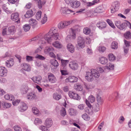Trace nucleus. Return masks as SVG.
<instances>
[{
	"label": "nucleus",
	"mask_w": 131,
	"mask_h": 131,
	"mask_svg": "<svg viewBox=\"0 0 131 131\" xmlns=\"http://www.w3.org/2000/svg\"><path fill=\"white\" fill-rule=\"evenodd\" d=\"M51 36L52 39H51V41L53 39L57 40L59 39V34L58 33L52 35Z\"/></svg>",
	"instance_id": "obj_42"
},
{
	"label": "nucleus",
	"mask_w": 131,
	"mask_h": 131,
	"mask_svg": "<svg viewBox=\"0 0 131 131\" xmlns=\"http://www.w3.org/2000/svg\"><path fill=\"white\" fill-rule=\"evenodd\" d=\"M3 9L7 13H11V12L8 10L6 4H4L2 6Z\"/></svg>",
	"instance_id": "obj_47"
},
{
	"label": "nucleus",
	"mask_w": 131,
	"mask_h": 131,
	"mask_svg": "<svg viewBox=\"0 0 131 131\" xmlns=\"http://www.w3.org/2000/svg\"><path fill=\"white\" fill-rule=\"evenodd\" d=\"M74 88L78 91H81L83 89V87L79 83L75 84L74 86Z\"/></svg>",
	"instance_id": "obj_26"
},
{
	"label": "nucleus",
	"mask_w": 131,
	"mask_h": 131,
	"mask_svg": "<svg viewBox=\"0 0 131 131\" xmlns=\"http://www.w3.org/2000/svg\"><path fill=\"white\" fill-rule=\"evenodd\" d=\"M11 19L13 21L17 20L16 22L19 23L20 21L19 19V15L18 13H15L12 14L11 16Z\"/></svg>",
	"instance_id": "obj_14"
},
{
	"label": "nucleus",
	"mask_w": 131,
	"mask_h": 131,
	"mask_svg": "<svg viewBox=\"0 0 131 131\" xmlns=\"http://www.w3.org/2000/svg\"><path fill=\"white\" fill-rule=\"evenodd\" d=\"M71 7L74 8H77L80 5V2L76 0H73L70 3Z\"/></svg>",
	"instance_id": "obj_7"
},
{
	"label": "nucleus",
	"mask_w": 131,
	"mask_h": 131,
	"mask_svg": "<svg viewBox=\"0 0 131 131\" xmlns=\"http://www.w3.org/2000/svg\"><path fill=\"white\" fill-rule=\"evenodd\" d=\"M108 59L110 61H113L115 59V57L113 54H110L108 55Z\"/></svg>",
	"instance_id": "obj_44"
},
{
	"label": "nucleus",
	"mask_w": 131,
	"mask_h": 131,
	"mask_svg": "<svg viewBox=\"0 0 131 131\" xmlns=\"http://www.w3.org/2000/svg\"><path fill=\"white\" fill-rule=\"evenodd\" d=\"M33 113L35 115H37L39 113V111L37 108L35 107H33L32 108Z\"/></svg>",
	"instance_id": "obj_60"
},
{
	"label": "nucleus",
	"mask_w": 131,
	"mask_h": 131,
	"mask_svg": "<svg viewBox=\"0 0 131 131\" xmlns=\"http://www.w3.org/2000/svg\"><path fill=\"white\" fill-rule=\"evenodd\" d=\"M4 98L6 100L11 101H13L14 100V96L12 95L6 94L4 96Z\"/></svg>",
	"instance_id": "obj_27"
},
{
	"label": "nucleus",
	"mask_w": 131,
	"mask_h": 131,
	"mask_svg": "<svg viewBox=\"0 0 131 131\" xmlns=\"http://www.w3.org/2000/svg\"><path fill=\"white\" fill-rule=\"evenodd\" d=\"M102 9L101 7L97 8L93 12V14L94 16L97 15V13H100L102 12Z\"/></svg>",
	"instance_id": "obj_32"
},
{
	"label": "nucleus",
	"mask_w": 131,
	"mask_h": 131,
	"mask_svg": "<svg viewBox=\"0 0 131 131\" xmlns=\"http://www.w3.org/2000/svg\"><path fill=\"white\" fill-rule=\"evenodd\" d=\"M61 12L64 15H66L67 14L74 12L73 10L65 7L62 8Z\"/></svg>",
	"instance_id": "obj_5"
},
{
	"label": "nucleus",
	"mask_w": 131,
	"mask_h": 131,
	"mask_svg": "<svg viewBox=\"0 0 131 131\" xmlns=\"http://www.w3.org/2000/svg\"><path fill=\"white\" fill-rule=\"evenodd\" d=\"M69 60H64L62 59L61 60V68L62 69H66V66L69 62Z\"/></svg>",
	"instance_id": "obj_22"
},
{
	"label": "nucleus",
	"mask_w": 131,
	"mask_h": 131,
	"mask_svg": "<svg viewBox=\"0 0 131 131\" xmlns=\"http://www.w3.org/2000/svg\"><path fill=\"white\" fill-rule=\"evenodd\" d=\"M124 36L126 39H129L131 38V33L130 31H127L124 34Z\"/></svg>",
	"instance_id": "obj_37"
},
{
	"label": "nucleus",
	"mask_w": 131,
	"mask_h": 131,
	"mask_svg": "<svg viewBox=\"0 0 131 131\" xmlns=\"http://www.w3.org/2000/svg\"><path fill=\"white\" fill-rule=\"evenodd\" d=\"M114 4V5L113 6L114 10L117 11L119 9V4L118 2L117 1L115 2Z\"/></svg>",
	"instance_id": "obj_38"
},
{
	"label": "nucleus",
	"mask_w": 131,
	"mask_h": 131,
	"mask_svg": "<svg viewBox=\"0 0 131 131\" xmlns=\"http://www.w3.org/2000/svg\"><path fill=\"white\" fill-rule=\"evenodd\" d=\"M78 79L77 77L74 76H70L65 80L66 82H77Z\"/></svg>",
	"instance_id": "obj_10"
},
{
	"label": "nucleus",
	"mask_w": 131,
	"mask_h": 131,
	"mask_svg": "<svg viewBox=\"0 0 131 131\" xmlns=\"http://www.w3.org/2000/svg\"><path fill=\"white\" fill-rule=\"evenodd\" d=\"M70 32L72 38L73 39H75L76 36V29L71 28L70 30Z\"/></svg>",
	"instance_id": "obj_29"
},
{
	"label": "nucleus",
	"mask_w": 131,
	"mask_h": 131,
	"mask_svg": "<svg viewBox=\"0 0 131 131\" xmlns=\"http://www.w3.org/2000/svg\"><path fill=\"white\" fill-rule=\"evenodd\" d=\"M84 40L83 38L80 36L78 37L77 42L78 46L81 48L85 46Z\"/></svg>",
	"instance_id": "obj_4"
},
{
	"label": "nucleus",
	"mask_w": 131,
	"mask_h": 131,
	"mask_svg": "<svg viewBox=\"0 0 131 131\" xmlns=\"http://www.w3.org/2000/svg\"><path fill=\"white\" fill-rule=\"evenodd\" d=\"M7 70L4 67H0V76L2 77L5 76L7 73Z\"/></svg>",
	"instance_id": "obj_18"
},
{
	"label": "nucleus",
	"mask_w": 131,
	"mask_h": 131,
	"mask_svg": "<svg viewBox=\"0 0 131 131\" xmlns=\"http://www.w3.org/2000/svg\"><path fill=\"white\" fill-rule=\"evenodd\" d=\"M45 49L48 52L53 51H54V49L51 46H47L46 47Z\"/></svg>",
	"instance_id": "obj_54"
},
{
	"label": "nucleus",
	"mask_w": 131,
	"mask_h": 131,
	"mask_svg": "<svg viewBox=\"0 0 131 131\" xmlns=\"http://www.w3.org/2000/svg\"><path fill=\"white\" fill-rule=\"evenodd\" d=\"M60 71L61 74L63 75H66L68 74V72L66 70H61Z\"/></svg>",
	"instance_id": "obj_64"
},
{
	"label": "nucleus",
	"mask_w": 131,
	"mask_h": 131,
	"mask_svg": "<svg viewBox=\"0 0 131 131\" xmlns=\"http://www.w3.org/2000/svg\"><path fill=\"white\" fill-rule=\"evenodd\" d=\"M29 25H31L33 28L36 27L37 24V21L36 20L32 18H30L29 20Z\"/></svg>",
	"instance_id": "obj_19"
},
{
	"label": "nucleus",
	"mask_w": 131,
	"mask_h": 131,
	"mask_svg": "<svg viewBox=\"0 0 131 131\" xmlns=\"http://www.w3.org/2000/svg\"><path fill=\"white\" fill-rule=\"evenodd\" d=\"M42 38H41H41H40V37H39L38 36H36L35 37L33 38H32L31 39H30L29 40V42H32V41H34L38 40H41V41H42V42H41V43H42V41H41V39Z\"/></svg>",
	"instance_id": "obj_46"
},
{
	"label": "nucleus",
	"mask_w": 131,
	"mask_h": 131,
	"mask_svg": "<svg viewBox=\"0 0 131 131\" xmlns=\"http://www.w3.org/2000/svg\"><path fill=\"white\" fill-rule=\"evenodd\" d=\"M69 66L71 69L74 70L77 69L78 67V64L75 61L70 62L69 64Z\"/></svg>",
	"instance_id": "obj_6"
},
{
	"label": "nucleus",
	"mask_w": 131,
	"mask_h": 131,
	"mask_svg": "<svg viewBox=\"0 0 131 131\" xmlns=\"http://www.w3.org/2000/svg\"><path fill=\"white\" fill-rule=\"evenodd\" d=\"M85 112L87 114L91 115L93 114V112L91 107H87L85 108Z\"/></svg>",
	"instance_id": "obj_35"
},
{
	"label": "nucleus",
	"mask_w": 131,
	"mask_h": 131,
	"mask_svg": "<svg viewBox=\"0 0 131 131\" xmlns=\"http://www.w3.org/2000/svg\"><path fill=\"white\" fill-rule=\"evenodd\" d=\"M82 118L85 120L88 121L90 119V118L88 116L87 114H84L82 116Z\"/></svg>",
	"instance_id": "obj_57"
},
{
	"label": "nucleus",
	"mask_w": 131,
	"mask_h": 131,
	"mask_svg": "<svg viewBox=\"0 0 131 131\" xmlns=\"http://www.w3.org/2000/svg\"><path fill=\"white\" fill-rule=\"evenodd\" d=\"M42 12L41 11H39L36 14V17L37 19L38 20H39L41 17Z\"/></svg>",
	"instance_id": "obj_50"
},
{
	"label": "nucleus",
	"mask_w": 131,
	"mask_h": 131,
	"mask_svg": "<svg viewBox=\"0 0 131 131\" xmlns=\"http://www.w3.org/2000/svg\"><path fill=\"white\" fill-rule=\"evenodd\" d=\"M46 3L45 1H43L42 2L40 0H39L38 2V5L39 9L42 8V6L45 4Z\"/></svg>",
	"instance_id": "obj_40"
},
{
	"label": "nucleus",
	"mask_w": 131,
	"mask_h": 131,
	"mask_svg": "<svg viewBox=\"0 0 131 131\" xmlns=\"http://www.w3.org/2000/svg\"><path fill=\"white\" fill-rule=\"evenodd\" d=\"M53 98L56 100H59L61 98V95L57 93H54L53 95Z\"/></svg>",
	"instance_id": "obj_28"
},
{
	"label": "nucleus",
	"mask_w": 131,
	"mask_h": 131,
	"mask_svg": "<svg viewBox=\"0 0 131 131\" xmlns=\"http://www.w3.org/2000/svg\"><path fill=\"white\" fill-rule=\"evenodd\" d=\"M22 69L24 70L29 72L31 70V68L30 65L26 63H23L21 65Z\"/></svg>",
	"instance_id": "obj_9"
},
{
	"label": "nucleus",
	"mask_w": 131,
	"mask_h": 131,
	"mask_svg": "<svg viewBox=\"0 0 131 131\" xmlns=\"http://www.w3.org/2000/svg\"><path fill=\"white\" fill-rule=\"evenodd\" d=\"M97 26L100 29L105 28L106 26V23L104 22H99L97 24Z\"/></svg>",
	"instance_id": "obj_21"
},
{
	"label": "nucleus",
	"mask_w": 131,
	"mask_h": 131,
	"mask_svg": "<svg viewBox=\"0 0 131 131\" xmlns=\"http://www.w3.org/2000/svg\"><path fill=\"white\" fill-rule=\"evenodd\" d=\"M31 79L34 82L39 84L41 83L42 77L41 76L38 75L34 77Z\"/></svg>",
	"instance_id": "obj_11"
},
{
	"label": "nucleus",
	"mask_w": 131,
	"mask_h": 131,
	"mask_svg": "<svg viewBox=\"0 0 131 131\" xmlns=\"http://www.w3.org/2000/svg\"><path fill=\"white\" fill-rule=\"evenodd\" d=\"M84 87L87 90H89L90 89H92L93 87L91 84L85 83H84Z\"/></svg>",
	"instance_id": "obj_49"
},
{
	"label": "nucleus",
	"mask_w": 131,
	"mask_h": 131,
	"mask_svg": "<svg viewBox=\"0 0 131 131\" xmlns=\"http://www.w3.org/2000/svg\"><path fill=\"white\" fill-rule=\"evenodd\" d=\"M58 29L55 27H52L49 32L46 34L41 39L42 44H45L47 42L49 43L51 42L52 39L51 36L57 33Z\"/></svg>",
	"instance_id": "obj_1"
},
{
	"label": "nucleus",
	"mask_w": 131,
	"mask_h": 131,
	"mask_svg": "<svg viewBox=\"0 0 131 131\" xmlns=\"http://www.w3.org/2000/svg\"><path fill=\"white\" fill-rule=\"evenodd\" d=\"M42 123L41 120L38 118H36L34 121V123L35 125H37Z\"/></svg>",
	"instance_id": "obj_48"
},
{
	"label": "nucleus",
	"mask_w": 131,
	"mask_h": 131,
	"mask_svg": "<svg viewBox=\"0 0 131 131\" xmlns=\"http://www.w3.org/2000/svg\"><path fill=\"white\" fill-rule=\"evenodd\" d=\"M97 101L98 103V104H102L103 102V100L101 98V97L99 95H97Z\"/></svg>",
	"instance_id": "obj_56"
},
{
	"label": "nucleus",
	"mask_w": 131,
	"mask_h": 131,
	"mask_svg": "<svg viewBox=\"0 0 131 131\" xmlns=\"http://www.w3.org/2000/svg\"><path fill=\"white\" fill-rule=\"evenodd\" d=\"M114 67V65L110 63L107 64L106 66L107 69L110 70H113Z\"/></svg>",
	"instance_id": "obj_51"
},
{
	"label": "nucleus",
	"mask_w": 131,
	"mask_h": 131,
	"mask_svg": "<svg viewBox=\"0 0 131 131\" xmlns=\"http://www.w3.org/2000/svg\"><path fill=\"white\" fill-rule=\"evenodd\" d=\"M20 104L21 105L18 107L19 111L21 112L26 111L27 108L26 104L23 102H21Z\"/></svg>",
	"instance_id": "obj_13"
},
{
	"label": "nucleus",
	"mask_w": 131,
	"mask_h": 131,
	"mask_svg": "<svg viewBox=\"0 0 131 131\" xmlns=\"http://www.w3.org/2000/svg\"><path fill=\"white\" fill-rule=\"evenodd\" d=\"M33 15L32 10H29L27 11L26 14L25 15V16L26 18H29L32 16Z\"/></svg>",
	"instance_id": "obj_25"
},
{
	"label": "nucleus",
	"mask_w": 131,
	"mask_h": 131,
	"mask_svg": "<svg viewBox=\"0 0 131 131\" xmlns=\"http://www.w3.org/2000/svg\"><path fill=\"white\" fill-rule=\"evenodd\" d=\"M35 58L36 59H38L41 60H43L45 59V57L42 56V55L37 54L35 56Z\"/></svg>",
	"instance_id": "obj_59"
},
{
	"label": "nucleus",
	"mask_w": 131,
	"mask_h": 131,
	"mask_svg": "<svg viewBox=\"0 0 131 131\" xmlns=\"http://www.w3.org/2000/svg\"><path fill=\"white\" fill-rule=\"evenodd\" d=\"M20 90L22 94H26L28 90V88L27 85H23L21 86Z\"/></svg>",
	"instance_id": "obj_12"
},
{
	"label": "nucleus",
	"mask_w": 131,
	"mask_h": 131,
	"mask_svg": "<svg viewBox=\"0 0 131 131\" xmlns=\"http://www.w3.org/2000/svg\"><path fill=\"white\" fill-rule=\"evenodd\" d=\"M61 115L62 116H64L66 114L65 108L62 107L60 111Z\"/></svg>",
	"instance_id": "obj_55"
},
{
	"label": "nucleus",
	"mask_w": 131,
	"mask_h": 131,
	"mask_svg": "<svg viewBox=\"0 0 131 131\" xmlns=\"http://www.w3.org/2000/svg\"><path fill=\"white\" fill-rule=\"evenodd\" d=\"M47 20V17L46 15L45 14L43 17L42 18V20H41V22L42 24L45 23Z\"/></svg>",
	"instance_id": "obj_58"
},
{
	"label": "nucleus",
	"mask_w": 131,
	"mask_h": 131,
	"mask_svg": "<svg viewBox=\"0 0 131 131\" xmlns=\"http://www.w3.org/2000/svg\"><path fill=\"white\" fill-rule=\"evenodd\" d=\"M67 47L68 50L71 53H73L74 51V47L71 43H69L67 45Z\"/></svg>",
	"instance_id": "obj_24"
},
{
	"label": "nucleus",
	"mask_w": 131,
	"mask_h": 131,
	"mask_svg": "<svg viewBox=\"0 0 131 131\" xmlns=\"http://www.w3.org/2000/svg\"><path fill=\"white\" fill-rule=\"evenodd\" d=\"M8 31L12 34H14L16 31L15 27L12 26L9 27L8 28Z\"/></svg>",
	"instance_id": "obj_31"
},
{
	"label": "nucleus",
	"mask_w": 131,
	"mask_h": 131,
	"mask_svg": "<svg viewBox=\"0 0 131 131\" xmlns=\"http://www.w3.org/2000/svg\"><path fill=\"white\" fill-rule=\"evenodd\" d=\"M52 45L57 48H60L62 46L61 44L59 42L57 41H55L52 43Z\"/></svg>",
	"instance_id": "obj_30"
},
{
	"label": "nucleus",
	"mask_w": 131,
	"mask_h": 131,
	"mask_svg": "<svg viewBox=\"0 0 131 131\" xmlns=\"http://www.w3.org/2000/svg\"><path fill=\"white\" fill-rule=\"evenodd\" d=\"M27 97L28 100H32L36 98V95L34 92H32L28 93Z\"/></svg>",
	"instance_id": "obj_15"
},
{
	"label": "nucleus",
	"mask_w": 131,
	"mask_h": 131,
	"mask_svg": "<svg viewBox=\"0 0 131 131\" xmlns=\"http://www.w3.org/2000/svg\"><path fill=\"white\" fill-rule=\"evenodd\" d=\"M127 21L122 23L121 24V26L119 28V29L121 30H123L125 29L126 26H127Z\"/></svg>",
	"instance_id": "obj_36"
},
{
	"label": "nucleus",
	"mask_w": 131,
	"mask_h": 131,
	"mask_svg": "<svg viewBox=\"0 0 131 131\" xmlns=\"http://www.w3.org/2000/svg\"><path fill=\"white\" fill-rule=\"evenodd\" d=\"M23 28L24 30L26 32L30 30V26L29 24H26L23 26Z\"/></svg>",
	"instance_id": "obj_41"
},
{
	"label": "nucleus",
	"mask_w": 131,
	"mask_h": 131,
	"mask_svg": "<svg viewBox=\"0 0 131 131\" xmlns=\"http://www.w3.org/2000/svg\"><path fill=\"white\" fill-rule=\"evenodd\" d=\"M35 65L38 67H40L42 65L41 62L38 61H35Z\"/></svg>",
	"instance_id": "obj_62"
},
{
	"label": "nucleus",
	"mask_w": 131,
	"mask_h": 131,
	"mask_svg": "<svg viewBox=\"0 0 131 131\" xmlns=\"http://www.w3.org/2000/svg\"><path fill=\"white\" fill-rule=\"evenodd\" d=\"M88 101L91 103L94 102L95 100V97L93 95L90 96L88 99Z\"/></svg>",
	"instance_id": "obj_53"
},
{
	"label": "nucleus",
	"mask_w": 131,
	"mask_h": 131,
	"mask_svg": "<svg viewBox=\"0 0 131 131\" xmlns=\"http://www.w3.org/2000/svg\"><path fill=\"white\" fill-rule=\"evenodd\" d=\"M48 78L49 82L51 83H54L57 81L55 77L52 74H50L48 75Z\"/></svg>",
	"instance_id": "obj_16"
},
{
	"label": "nucleus",
	"mask_w": 131,
	"mask_h": 131,
	"mask_svg": "<svg viewBox=\"0 0 131 131\" xmlns=\"http://www.w3.org/2000/svg\"><path fill=\"white\" fill-rule=\"evenodd\" d=\"M117 43L115 41L113 42L111 45V48L113 49H116L118 48Z\"/></svg>",
	"instance_id": "obj_39"
},
{
	"label": "nucleus",
	"mask_w": 131,
	"mask_h": 131,
	"mask_svg": "<svg viewBox=\"0 0 131 131\" xmlns=\"http://www.w3.org/2000/svg\"><path fill=\"white\" fill-rule=\"evenodd\" d=\"M69 96L74 99L79 100L80 99V97L75 92L70 91L69 92Z\"/></svg>",
	"instance_id": "obj_3"
},
{
	"label": "nucleus",
	"mask_w": 131,
	"mask_h": 131,
	"mask_svg": "<svg viewBox=\"0 0 131 131\" xmlns=\"http://www.w3.org/2000/svg\"><path fill=\"white\" fill-rule=\"evenodd\" d=\"M72 21H61L59 23L58 25V28L60 29H64L72 23Z\"/></svg>",
	"instance_id": "obj_2"
},
{
	"label": "nucleus",
	"mask_w": 131,
	"mask_h": 131,
	"mask_svg": "<svg viewBox=\"0 0 131 131\" xmlns=\"http://www.w3.org/2000/svg\"><path fill=\"white\" fill-rule=\"evenodd\" d=\"M6 65L7 67L10 68L13 65L14 62L13 59H11L6 61Z\"/></svg>",
	"instance_id": "obj_23"
},
{
	"label": "nucleus",
	"mask_w": 131,
	"mask_h": 131,
	"mask_svg": "<svg viewBox=\"0 0 131 131\" xmlns=\"http://www.w3.org/2000/svg\"><path fill=\"white\" fill-rule=\"evenodd\" d=\"M99 61L102 64H105L107 62L108 60L104 57H102L100 58Z\"/></svg>",
	"instance_id": "obj_33"
},
{
	"label": "nucleus",
	"mask_w": 131,
	"mask_h": 131,
	"mask_svg": "<svg viewBox=\"0 0 131 131\" xmlns=\"http://www.w3.org/2000/svg\"><path fill=\"white\" fill-rule=\"evenodd\" d=\"M69 113L71 115L74 116L76 115V112L75 110L71 108L69 110Z\"/></svg>",
	"instance_id": "obj_43"
},
{
	"label": "nucleus",
	"mask_w": 131,
	"mask_h": 131,
	"mask_svg": "<svg viewBox=\"0 0 131 131\" xmlns=\"http://www.w3.org/2000/svg\"><path fill=\"white\" fill-rule=\"evenodd\" d=\"M85 78L89 82H91L93 80V77L91 71L90 72H89L86 73Z\"/></svg>",
	"instance_id": "obj_8"
},
{
	"label": "nucleus",
	"mask_w": 131,
	"mask_h": 131,
	"mask_svg": "<svg viewBox=\"0 0 131 131\" xmlns=\"http://www.w3.org/2000/svg\"><path fill=\"white\" fill-rule=\"evenodd\" d=\"M91 70L92 73L94 78H99L100 76V74L98 71L94 69H92Z\"/></svg>",
	"instance_id": "obj_20"
},
{
	"label": "nucleus",
	"mask_w": 131,
	"mask_h": 131,
	"mask_svg": "<svg viewBox=\"0 0 131 131\" xmlns=\"http://www.w3.org/2000/svg\"><path fill=\"white\" fill-rule=\"evenodd\" d=\"M91 30L88 28H84L83 29V32L85 34L88 35L91 32Z\"/></svg>",
	"instance_id": "obj_45"
},
{
	"label": "nucleus",
	"mask_w": 131,
	"mask_h": 131,
	"mask_svg": "<svg viewBox=\"0 0 131 131\" xmlns=\"http://www.w3.org/2000/svg\"><path fill=\"white\" fill-rule=\"evenodd\" d=\"M34 58V57H33L27 56H26V60L27 62H29L30 61H33Z\"/></svg>",
	"instance_id": "obj_52"
},
{
	"label": "nucleus",
	"mask_w": 131,
	"mask_h": 131,
	"mask_svg": "<svg viewBox=\"0 0 131 131\" xmlns=\"http://www.w3.org/2000/svg\"><path fill=\"white\" fill-rule=\"evenodd\" d=\"M44 124L47 128L50 127L52 124V121L51 118H49L46 119L45 121Z\"/></svg>",
	"instance_id": "obj_17"
},
{
	"label": "nucleus",
	"mask_w": 131,
	"mask_h": 131,
	"mask_svg": "<svg viewBox=\"0 0 131 131\" xmlns=\"http://www.w3.org/2000/svg\"><path fill=\"white\" fill-rule=\"evenodd\" d=\"M13 128L15 131H22L21 128L18 125H16L13 127Z\"/></svg>",
	"instance_id": "obj_63"
},
{
	"label": "nucleus",
	"mask_w": 131,
	"mask_h": 131,
	"mask_svg": "<svg viewBox=\"0 0 131 131\" xmlns=\"http://www.w3.org/2000/svg\"><path fill=\"white\" fill-rule=\"evenodd\" d=\"M46 127L44 126H40L39 127V128L42 131H49V130Z\"/></svg>",
	"instance_id": "obj_61"
},
{
	"label": "nucleus",
	"mask_w": 131,
	"mask_h": 131,
	"mask_svg": "<svg viewBox=\"0 0 131 131\" xmlns=\"http://www.w3.org/2000/svg\"><path fill=\"white\" fill-rule=\"evenodd\" d=\"M2 105L3 108H8L11 106V104L9 103L3 102L2 103Z\"/></svg>",
	"instance_id": "obj_34"
}]
</instances>
